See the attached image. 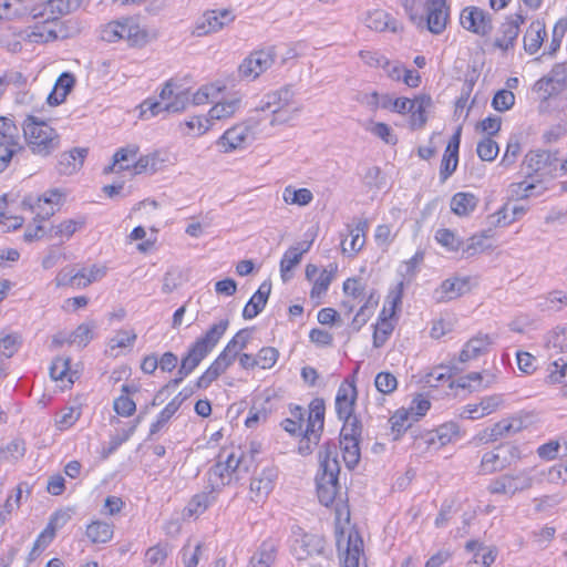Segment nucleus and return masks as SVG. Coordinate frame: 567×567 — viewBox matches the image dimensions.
Returning <instances> with one entry per match:
<instances>
[{
  "label": "nucleus",
  "instance_id": "58",
  "mask_svg": "<svg viewBox=\"0 0 567 567\" xmlns=\"http://www.w3.org/2000/svg\"><path fill=\"white\" fill-rule=\"evenodd\" d=\"M279 358V351L274 347H264L256 354L257 364L261 369L272 368Z\"/></svg>",
  "mask_w": 567,
  "mask_h": 567
},
{
  "label": "nucleus",
  "instance_id": "11",
  "mask_svg": "<svg viewBox=\"0 0 567 567\" xmlns=\"http://www.w3.org/2000/svg\"><path fill=\"white\" fill-rule=\"evenodd\" d=\"M534 480L528 471H523L516 475L505 474L493 480L487 489L491 494L515 495L518 492L529 489Z\"/></svg>",
  "mask_w": 567,
  "mask_h": 567
},
{
  "label": "nucleus",
  "instance_id": "1",
  "mask_svg": "<svg viewBox=\"0 0 567 567\" xmlns=\"http://www.w3.org/2000/svg\"><path fill=\"white\" fill-rule=\"evenodd\" d=\"M256 471L254 454H246L240 449H223L217 455V462L210 467L209 482L213 485L225 486L239 482Z\"/></svg>",
  "mask_w": 567,
  "mask_h": 567
},
{
  "label": "nucleus",
  "instance_id": "30",
  "mask_svg": "<svg viewBox=\"0 0 567 567\" xmlns=\"http://www.w3.org/2000/svg\"><path fill=\"white\" fill-rule=\"evenodd\" d=\"M491 344L492 339L488 334L478 333L465 343L463 350L460 352L458 361L465 363L476 359L485 353Z\"/></svg>",
  "mask_w": 567,
  "mask_h": 567
},
{
  "label": "nucleus",
  "instance_id": "22",
  "mask_svg": "<svg viewBox=\"0 0 567 567\" xmlns=\"http://www.w3.org/2000/svg\"><path fill=\"white\" fill-rule=\"evenodd\" d=\"M34 19L38 21L32 27L31 33L29 34L31 41L35 43H47L58 39V27L60 25L59 20L49 19L48 16Z\"/></svg>",
  "mask_w": 567,
  "mask_h": 567
},
{
  "label": "nucleus",
  "instance_id": "7",
  "mask_svg": "<svg viewBox=\"0 0 567 567\" xmlns=\"http://www.w3.org/2000/svg\"><path fill=\"white\" fill-rule=\"evenodd\" d=\"M559 165L558 152L546 150L529 151L523 161L527 177H553Z\"/></svg>",
  "mask_w": 567,
  "mask_h": 567
},
{
  "label": "nucleus",
  "instance_id": "14",
  "mask_svg": "<svg viewBox=\"0 0 567 567\" xmlns=\"http://www.w3.org/2000/svg\"><path fill=\"white\" fill-rule=\"evenodd\" d=\"M326 540L316 534L302 533L296 537L291 545V553L298 560H306L310 557L324 554Z\"/></svg>",
  "mask_w": 567,
  "mask_h": 567
},
{
  "label": "nucleus",
  "instance_id": "25",
  "mask_svg": "<svg viewBox=\"0 0 567 567\" xmlns=\"http://www.w3.org/2000/svg\"><path fill=\"white\" fill-rule=\"evenodd\" d=\"M546 37L545 22L539 19L532 21L524 34V50L528 54H535L542 48Z\"/></svg>",
  "mask_w": 567,
  "mask_h": 567
},
{
  "label": "nucleus",
  "instance_id": "45",
  "mask_svg": "<svg viewBox=\"0 0 567 567\" xmlns=\"http://www.w3.org/2000/svg\"><path fill=\"white\" fill-rule=\"evenodd\" d=\"M567 32V19H559L551 32V39L543 55L554 56L561 45V41Z\"/></svg>",
  "mask_w": 567,
  "mask_h": 567
},
{
  "label": "nucleus",
  "instance_id": "26",
  "mask_svg": "<svg viewBox=\"0 0 567 567\" xmlns=\"http://www.w3.org/2000/svg\"><path fill=\"white\" fill-rule=\"evenodd\" d=\"M71 9L72 0H47L34 7L31 10V14L33 18H44V16H48L49 19H56L60 21V17L69 13Z\"/></svg>",
  "mask_w": 567,
  "mask_h": 567
},
{
  "label": "nucleus",
  "instance_id": "41",
  "mask_svg": "<svg viewBox=\"0 0 567 567\" xmlns=\"http://www.w3.org/2000/svg\"><path fill=\"white\" fill-rule=\"evenodd\" d=\"M360 440H353L352 437L340 439V446L343 452V461L346 466L350 470L354 468L360 461Z\"/></svg>",
  "mask_w": 567,
  "mask_h": 567
},
{
  "label": "nucleus",
  "instance_id": "63",
  "mask_svg": "<svg viewBox=\"0 0 567 567\" xmlns=\"http://www.w3.org/2000/svg\"><path fill=\"white\" fill-rule=\"evenodd\" d=\"M360 59L371 68L386 69L390 66V61L381 53L371 50H361L359 52Z\"/></svg>",
  "mask_w": 567,
  "mask_h": 567
},
{
  "label": "nucleus",
  "instance_id": "33",
  "mask_svg": "<svg viewBox=\"0 0 567 567\" xmlns=\"http://www.w3.org/2000/svg\"><path fill=\"white\" fill-rule=\"evenodd\" d=\"M326 405L321 398L313 399L309 404V414L306 430L321 435L324 425Z\"/></svg>",
  "mask_w": 567,
  "mask_h": 567
},
{
  "label": "nucleus",
  "instance_id": "18",
  "mask_svg": "<svg viewBox=\"0 0 567 567\" xmlns=\"http://www.w3.org/2000/svg\"><path fill=\"white\" fill-rule=\"evenodd\" d=\"M277 477L276 470L272 467L264 468L259 474L254 475L250 482L251 499L256 503L264 501L275 486Z\"/></svg>",
  "mask_w": 567,
  "mask_h": 567
},
{
  "label": "nucleus",
  "instance_id": "35",
  "mask_svg": "<svg viewBox=\"0 0 567 567\" xmlns=\"http://www.w3.org/2000/svg\"><path fill=\"white\" fill-rule=\"evenodd\" d=\"M478 204V198L467 192H458L451 199V210L457 216H468Z\"/></svg>",
  "mask_w": 567,
  "mask_h": 567
},
{
  "label": "nucleus",
  "instance_id": "5",
  "mask_svg": "<svg viewBox=\"0 0 567 567\" xmlns=\"http://www.w3.org/2000/svg\"><path fill=\"white\" fill-rule=\"evenodd\" d=\"M336 544L339 553L344 551L343 567H367L363 557V539L354 528L346 532L336 528Z\"/></svg>",
  "mask_w": 567,
  "mask_h": 567
},
{
  "label": "nucleus",
  "instance_id": "24",
  "mask_svg": "<svg viewBox=\"0 0 567 567\" xmlns=\"http://www.w3.org/2000/svg\"><path fill=\"white\" fill-rule=\"evenodd\" d=\"M270 292L271 282L266 280L259 286L258 290L244 307L243 317L245 319H254L257 317L266 307Z\"/></svg>",
  "mask_w": 567,
  "mask_h": 567
},
{
  "label": "nucleus",
  "instance_id": "9",
  "mask_svg": "<svg viewBox=\"0 0 567 567\" xmlns=\"http://www.w3.org/2000/svg\"><path fill=\"white\" fill-rule=\"evenodd\" d=\"M520 458V451L515 445L498 446L486 452L481 460L480 473L487 475L501 472L508 467L513 461Z\"/></svg>",
  "mask_w": 567,
  "mask_h": 567
},
{
  "label": "nucleus",
  "instance_id": "29",
  "mask_svg": "<svg viewBox=\"0 0 567 567\" xmlns=\"http://www.w3.org/2000/svg\"><path fill=\"white\" fill-rule=\"evenodd\" d=\"M164 158L161 157L159 152H154L145 156H141L132 166L121 165L120 169H126L131 176L142 173H155L162 168Z\"/></svg>",
  "mask_w": 567,
  "mask_h": 567
},
{
  "label": "nucleus",
  "instance_id": "17",
  "mask_svg": "<svg viewBox=\"0 0 567 567\" xmlns=\"http://www.w3.org/2000/svg\"><path fill=\"white\" fill-rule=\"evenodd\" d=\"M358 391L354 382L344 380L337 392L336 411L339 419L353 415Z\"/></svg>",
  "mask_w": 567,
  "mask_h": 567
},
{
  "label": "nucleus",
  "instance_id": "34",
  "mask_svg": "<svg viewBox=\"0 0 567 567\" xmlns=\"http://www.w3.org/2000/svg\"><path fill=\"white\" fill-rule=\"evenodd\" d=\"M413 102V110L408 111L411 113V126L413 128H422L427 121L426 111L432 106V97L427 94L416 96Z\"/></svg>",
  "mask_w": 567,
  "mask_h": 567
},
{
  "label": "nucleus",
  "instance_id": "64",
  "mask_svg": "<svg viewBox=\"0 0 567 567\" xmlns=\"http://www.w3.org/2000/svg\"><path fill=\"white\" fill-rule=\"evenodd\" d=\"M549 81L555 84L559 92L567 86V64H556L548 74Z\"/></svg>",
  "mask_w": 567,
  "mask_h": 567
},
{
  "label": "nucleus",
  "instance_id": "42",
  "mask_svg": "<svg viewBox=\"0 0 567 567\" xmlns=\"http://www.w3.org/2000/svg\"><path fill=\"white\" fill-rule=\"evenodd\" d=\"M18 146L21 144L20 131L14 121L7 116H0V143Z\"/></svg>",
  "mask_w": 567,
  "mask_h": 567
},
{
  "label": "nucleus",
  "instance_id": "10",
  "mask_svg": "<svg viewBox=\"0 0 567 567\" xmlns=\"http://www.w3.org/2000/svg\"><path fill=\"white\" fill-rule=\"evenodd\" d=\"M256 124L257 123L252 118H249L244 123L234 125L224 132L217 144L221 146L225 152L245 148L254 141L251 130Z\"/></svg>",
  "mask_w": 567,
  "mask_h": 567
},
{
  "label": "nucleus",
  "instance_id": "49",
  "mask_svg": "<svg viewBox=\"0 0 567 567\" xmlns=\"http://www.w3.org/2000/svg\"><path fill=\"white\" fill-rule=\"evenodd\" d=\"M411 413L406 410L396 411L391 417V429L395 433L394 440H399L402 433H404L410 426Z\"/></svg>",
  "mask_w": 567,
  "mask_h": 567
},
{
  "label": "nucleus",
  "instance_id": "20",
  "mask_svg": "<svg viewBox=\"0 0 567 567\" xmlns=\"http://www.w3.org/2000/svg\"><path fill=\"white\" fill-rule=\"evenodd\" d=\"M470 278L453 277L445 279L440 288L435 290L436 300L440 302L450 301L470 291Z\"/></svg>",
  "mask_w": 567,
  "mask_h": 567
},
{
  "label": "nucleus",
  "instance_id": "50",
  "mask_svg": "<svg viewBox=\"0 0 567 567\" xmlns=\"http://www.w3.org/2000/svg\"><path fill=\"white\" fill-rule=\"evenodd\" d=\"M220 91L221 87L215 84L203 85L193 94V104L202 105L213 102Z\"/></svg>",
  "mask_w": 567,
  "mask_h": 567
},
{
  "label": "nucleus",
  "instance_id": "54",
  "mask_svg": "<svg viewBox=\"0 0 567 567\" xmlns=\"http://www.w3.org/2000/svg\"><path fill=\"white\" fill-rule=\"evenodd\" d=\"M343 425L340 433V439L352 437L360 440L362 433V424L360 420L353 414L349 417H343Z\"/></svg>",
  "mask_w": 567,
  "mask_h": 567
},
{
  "label": "nucleus",
  "instance_id": "46",
  "mask_svg": "<svg viewBox=\"0 0 567 567\" xmlns=\"http://www.w3.org/2000/svg\"><path fill=\"white\" fill-rule=\"evenodd\" d=\"M178 411V402L171 401L166 404V406L161 411L157 416V420L151 424L150 433L147 440H153V436L159 432L169 421V419Z\"/></svg>",
  "mask_w": 567,
  "mask_h": 567
},
{
  "label": "nucleus",
  "instance_id": "32",
  "mask_svg": "<svg viewBox=\"0 0 567 567\" xmlns=\"http://www.w3.org/2000/svg\"><path fill=\"white\" fill-rule=\"evenodd\" d=\"M75 78L72 73L63 72L56 80L52 92L48 96L50 105H60L65 101L66 95L72 91Z\"/></svg>",
  "mask_w": 567,
  "mask_h": 567
},
{
  "label": "nucleus",
  "instance_id": "40",
  "mask_svg": "<svg viewBox=\"0 0 567 567\" xmlns=\"http://www.w3.org/2000/svg\"><path fill=\"white\" fill-rule=\"evenodd\" d=\"M61 198L62 194L58 189H52L40 197L37 203V207L39 208L37 218L44 220L52 216L54 214L53 205H59Z\"/></svg>",
  "mask_w": 567,
  "mask_h": 567
},
{
  "label": "nucleus",
  "instance_id": "15",
  "mask_svg": "<svg viewBox=\"0 0 567 567\" xmlns=\"http://www.w3.org/2000/svg\"><path fill=\"white\" fill-rule=\"evenodd\" d=\"M425 11L427 29L434 34L442 33L449 19L446 0H426Z\"/></svg>",
  "mask_w": 567,
  "mask_h": 567
},
{
  "label": "nucleus",
  "instance_id": "23",
  "mask_svg": "<svg viewBox=\"0 0 567 567\" xmlns=\"http://www.w3.org/2000/svg\"><path fill=\"white\" fill-rule=\"evenodd\" d=\"M364 22L369 29L378 32H384L389 30L393 33H396L401 29L399 21L394 19L390 13L381 9H375L368 12Z\"/></svg>",
  "mask_w": 567,
  "mask_h": 567
},
{
  "label": "nucleus",
  "instance_id": "55",
  "mask_svg": "<svg viewBox=\"0 0 567 567\" xmlns=\"http://www.w3.org/2000/svg\"><path fill=\"white\" fill-rule=\"evenodd\" d=\"M375 305L377 301L373 302L372 296H370L365 303L360 307L351 322V327L354 331H359L368 322L369 318L373 313V307Z\"/></svg>",
  "mask_w": 567,
  "mask_h": 567
},
{
  "label": "nucleus",
  "instance_id": "56",
  "mask_svg": "<svg viewBox=\"0 0 567 567\" xmlns=\"http://www.w3.org/2000/svg\"><path fill=\"white\" fill-rule=\"evenodd\" d=\"M83 223L73 219L64 220L59 225L52 226L49 230V237H66L70 238Z\"/></svg>",
  "mask_w": 567,
  "mask_h": 567
},
{
  "label": "nucleus",
  "instance_id": "53",
  "mask_svg": "<svg viewBox=\"0 0 567 567\" xmlns=\"http://www.w3.org/2000/svg\"><path fill=\"white\" fill-rule=\"evenodd\" d=\"M498 144L489 136L484 137L477 144L476 152L482 161L492 162L498 154Z\"/></svg>",
  "mask_w": 567,
  "mask_h": 567
},
{
  "label": "nucleus",
  "instance_id": "13",
  "mask_svg": "<svg viewBox=\"0 0 567 567\" xmlns=\"http://www.w3.org/2000/svg\"><path fill=\"white\" fill-rule=\"evenodd\" d=\"M461 25L477 35L486 37L493 30L492 17L478 7H466L460 16Z\"/></svg>",
  "mask_w": 567,
  "mask_h": 567
},
{
  "label": "nucleus",
  "instance_id": "27",
  "mask_svg": "<svg viewBox=\"0 0 567 567\" xmlns=\"http://www.w3.org/2000/svg\"><path fill=\"white\" fill-rule=\"evenodd\" d=\"M369 104L380 105L382 109L391 110L399 114H405L408 111L413 110V102L408 97H396L393 99L389 94L379 95L378 92H372L370 94Z\"/></svg>",
  "mask_w": 567,
  "mask_h": 567
},
{
  "label": "nucleus",
  "instance_id": "16",
  "mask_svg": "<svg viewBox=\"0 0 567 567\" xmlns=\"http://www.w3.org/2000/svg\"><path fill=\"white\" fill-rule=\"evenodd\" d=\"M525 18L520 13L511 14L499 27V35L495 40V45L507 51L514 48L519 34V27Z\"/></svg>",
  "mask_w": 567,
  "mask_h": 567
},
{
  "label": "nucleus",
  "instance_id": "60",
  "mask_svg": "<svg viewBox=\"0 0 567 567\" xmlns=\"http://www.w3.org/2000/svg\"><path fill=\"white\" fill-rule=\"evenodd\" d=\"M167 555L166 547L161 544L152 546L145 553L146 564L148 567H162L166 561Z\"/></svg>",
  "mask_w": 567,
  "mask_h": 567
},
{
  "label": "nucleus",
  "instance_id": "59",
  "mask_svg": "<svg viewBox=\"0 0 567 567\" xmlns=\"http://www.w3.org/2000/svg\"><path fill=\"white\" fill-rule=\"evenodd\" d=\"M460 433V426L455 422H447L440 425L435 430L437 441L441 445H446L457 437Z\"/></svg>",
  "mask_w": 567,
  "mask_h": 567
},
{
  "label": "nucleus",
  "instance_id": "6",
  "mask_svg": "<svg viewBox=\"0 0 567 567\" xmlns=\"http://www.w3.org/2000/svg\"><path fill=\"white\" fill-rule=\"evenodd\" d=\"M277 59L275 47L252 51L238 66V75L243 80L254 81L269 70Z\"/></svg>",
  "mask_w": 567,
  "mask_h": 567
},
{
  "label": "nucleus",
  "instance_id": "2",
  "mask_svg": "<svg viewBox=\"0 0 567 567\" xmlns=\"http://www.w3.org/2000/svg\"><path fill=\"white\" fill-rule=\"evenodd\" d=\"M320 471L316 476L317 494L323 506H330L339 493L338 476L340 464L338 461V446L333 442H327L319 452Z\"/></svg>",
  "mask_w": 567,
  "mask_h": 567
},
{
  "label": "nucleus",
  "instance_id": "57",
  "mask_svg": "<svg viewBox=\"0 0 567 567\" xmlns=\"http://www.w3.org/2000/svg\"><path fill=\"white\" fill-rule=\"evenodd\" d=\"M515 95L512 91L499 90L492 100V106L498 112H505L513 107Z\"/></svg>",
  "mask_w": 567,
  "mask_h": 567
},
{
  "label": "nucleus",
  "instance_id": "3",
  "mask_svg": "<svg viewBox=\"0 0 567 567\" xmlns=\"http://www.w3.org/2000/svg\"><path fill=\"white\" fill-rule=\"evenodd\" d=\"M28 147L35 155L47 157L60 147V135L47 122L28 115L22 124Z\"/></svg>",
  "mask_w": 567,
  "mask_h": 567
},
{
  "label": "nucleus",
  "instance_id": "19",
  "mask_svg": "<svg viewBox=\"0 0 567 567\" xmlns=\"http://www.w3.org/2000/svg\"><path fill=\"white\" fill-rule=\"evenodd\" d=\"M120 22V37L125 40L130 47L142 48L148 43V33L145 29L132 18L118 20Z\"/></svg>",
  "mask_w": 567,
  "mask_h": 567
},
{
  "label": "nucleus",
  "instance_id": "47",
  "mask_svg": "<svg viewBox=\"0 0 567 567\" xmlns=\"http://www.w3.org/2000/svg\"><path fill=\"white\" fill-rule=\"evenodd\" d=\"M85 276L86 272L84 270L73 272V269L64 268L56 275L55 282L58 287L70 286L81 288L82 280Z\"/></svg>",
  "mask_w": 567,
  "mask_h": 567
},
{
  "label": "nucleus",
  "instance_id": "8",
  "mask_svg": "<svg viewBox=\"0 0 567 567\" xmlns=\"http://www.w3.org/2000/svg\"><path fill=\"white\" fill-rule=\"evenodd\" d=\"M229 327L228 319H221L214 323L204 336L190 344L186 354L198 364L214 350Z\"/></svg>",
  "mask_w": 567,
  "mask_h": 567
},
{
  "label": "nucleus",
  "instance_id": "61",
  "mask_svg": "<svg viewBox=\"0 0 567 567\" xmlns=\"http://www.w3.org/2000/svg\"><path fill=\"white\" fill-rule=\"evenodd\" d=\"M453 370L456 369L444 365L436 367L425 377V382L430 386L436 388L441 382L447 381L452 378Z\"/></svg>",
  "mask_w": 567,
  "mask_h": 567
},
{
  "label": "nucleus",
  "instance_id": "21",
  "mask_svg": "<svg viewBox=\"0 0 567 567\" xmlns=\"http://www.w3.org/2000/svg\"><path fill=\"white\" fill-rule=\"evenodd\" d=\"M87 154L86 147H74L61 153L58 161L59 173L66 176L74 174L83 166Z\"/></svg>",
  "mask_w": 567,
  "mask_h": 567
},
{
  "label": "nucleus",
  "instance_id": "4",
  "mask_svg": "<svg viewBox=\"0 0 567 567\" xmlns=\"http://www.w3.org/2000/svg\"><path fill=\"white\" fill-rule=\"evenodd\" d=\"M257 111H269L272 115L270 124H285L293 118L299 112V107L293 106V93L289 87L270 92L260 101Z\"/></svg>",
  "mask_w": 567,
  "mask_h": 567
},
{
  "label": "nucleus",
  "instance_id": "36",
  "mask_svg": "<svg viewBox=\"0 0 567 567\" xmlns=\"http://www.w3.org/2000/svg\"><path fill=\"white\" fill-rule=\"evenodd\" d=\"M312 241H309L303 249L291 247L284 254L280 261V272L284 281L289 279L287 274L300 262L302 255L309 250Z\"/></svg>",
  "mask_w": 567,
  "mask_h": 567
},
{
  "label": "nucleus",
  "instance_id": "62",
  "mask_svg": "<svg viewBox=\"0 0 567 567\" xmlns=\"http://www.w3.org/2000/svg\"><path fill=\"white\" fill-rule=\"evenodd\" d=\"M374 384L379 392L390 394L396 389L398 380L390 372H380L374 379Z\"/></svg>",
  "mask_w": 567,
  "mask_h": 567
},
{
  "label": "nucleus",
  "instance_id": "31",
  "mask_svg": "<svg viewBox=\"0 0 567 567\" xmlns=\"http://www.w3.org/2000/svg\"><path fill=\"white\" fill-rule=\"evenodd\" d=\"M278 544L274 539L264 540L249 560V567H271L276 560Z\"/></svg>",
  "mask_w": 567,
  "mask_h": 567
},
{
  "label": "nucleus",
  "instance_id": "38",
  "mask_svg": "<svg viewBox=\"0 0 567 567\" xmlns=\"http://www.w3.org/2000/svg\"><path fill=\"white\" fill-rule=\"evenodd\" d=\"M212 486H215L212 484ZM216 502L215 488L208 492H202L192 497L186 507L189 516L203 514L210 505Z\"/></svg>",
  "mask_w": 567,
  "mask_h": 567
},
{
  "label": "nucleus",
  "instance_id": "44",
  "mask_svg": "<svg viewBox=\"0 0 567 567\" xmlns=\"http://www.w3.org/2000/svg\"><path fill=\"white\" fill-rule=\"evenodd\" d=\"M337 271V265H329V269H323L319 277L315 280L312 289L310 291V297L312 299L320 298L324 295L334 277Z\"/></svg>",
  "mask_w": 567,
  "mask_h": 567
},
{
  "label": "nucleus",
  "instance_id": "12",
  "mask_svg": "<svg viewBox=\"0 0 567 567\" xmlns=\"http://www.w3.org/2000/svg\"><path fill=\"white\" fill-rule=\"evenodd\" d=\"M235 20V16L228 9L209 10L197 19L193 28L194 37H205L209 33L217 32Z\"/></svg>",
  "mask_w": 567,
  "mask_h": 567
},
{
  "label": "nucleus",
  "instance_id": "28",
  "mask_svg": "<svg viewBox=\"0 0 567 567\" xmlns=\"http://www.w3.org/2000/svg\"><path fill=\"white\" fill-rule=\"evenodd\" d=\"M241 109V97L234 94L223 101L216 102L209 110L208 117L210 122L223 121L233 117Z\"/></svg>",
  "mask_w": 567,
  "mask_h": 567
},
{
  "label": "nucleus",
  "instance_id": "37",
  "mask_svg": "<svg viewBox=\"0 0 567 567\" xmlns=\"http://www.w3.org/2000/svg\"><path fill=\"white\" fill-rule=\"evenodd\" d=\"M113 525L102 520L92 522L86 527V536L93 544H104L113 537Z\"/></svg>",
  "mask_w": 567,
  "mask_h": 567
},
{
  "label": "nucleus",
  "instance_id": "43",
  "mask_svg": "<svg viewBox=\"0 0 567 567\" xmlns=\"http://www.w3.org/2000/svg\"><path fill=\"white\" fill-rule=\"evenodd\" d=\"M132 391H136V389H132L128 384L122 385L123 394L114 400V410L118 415L127 417L134 414L136 404L128 398V393Z\"/></svg>",
  "mask_w": 567,
  "mask_h": 567
},
{
  "label": "nucleus",
  "instance_id": "48",
  "mask_svg": "<svg viewBox=\"0 0 567 567\" xmlns=\"http://www.w3.org/2000/svg\"><path fill=\"white\" fill-rule=\"evenodd\" d=\"M23 152L24 146L22 144L12 146L11 144H8V142L0 143V174L10 166L16 156Z\"/></svg>",
  "mask_w": 567,
  "mask_h": 567
},
{
  "label": "nucleus",
  "instance_id": "39",
  "mask_svg": "<svg viewBox=\"0 0 567 567\" xmlns=\"http://www.w3.org/2000/svg\"><path fill=\"white\" fill-rule=\"evenodd\" d=\"M394 324L386 316V308L384 307L379 316L378 323L374 326L373 332V347L381 348L392 334Z\"/></svg>",
  "mask_w": 567,
  "mask_h": 567
},
{
  "label": "nucleus",
  "instance_id": "51",
  "mask_svg": "<svg viewBox=\"0 0 567 567\" xmlns=\"http://www.w3.org/2000/svg\"><path fill=\"white\" fill-rule=\"evenodd\" d=\"M458 153L445 150L440 168V179L444 183L456 171Z\"/></svg>",
  "mask_w": 567,
  "mask_h": 567
},
{
  "label": "nucleus",
  "instance_id": "52",
  "mask_svg": "<svg viewBox=\"0 0 567 567\" xmlns=\"http://www.w3.org/2000/svg\"><path fill=\"white\" fill-rule=\"evenodd\" d=\"M436 241L449 251H457L462 246V240L450 229L441 228L435 233Z\"/></svg>",
  "mask_w": 567,
  "mask_h": 567
}]
</instances>
